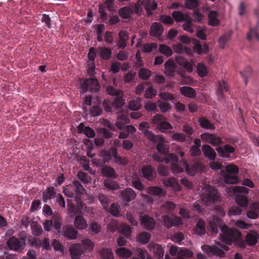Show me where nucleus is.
Returning <instances> with one entry per match:
<instances>
[{"mask_svg":"<svg viewBox=\"0 0 259 259\" xmlns=\"http://www.w3.org/2000/svg\"><path fill=\"white\" fill-rule=\"evenodd\" d=\"M222 233L220 240L227 245L234 244L235 246L244 247L245 245L244 240L241 238V233L235 228H230L224 225L221 227Z\"/></svg>","mask_w":259,"mask_h":259,"instance_id":"obj_1","label":"nucleus"},{"mask_svg":"<svg viewBox=\"0 0 259 259\" xmlns=\"http://www.w3.org/2000/svg\"><path fill=\"white\" fill-rule=\"evenodd\" d=\"M145 137L153 143L157 144L156 149L158 152L164 154L167 153L169 146L165 143V139L162 136L155 135L151 131H146Z\"/></svg>","mask_w":259,"mask_h":259,"instance_id":"obj_2","label":"nucleus"},{"mask_svg":"<svg viewBox=\"0 0 259 259\" xmlns=\"http://www.w3.org/2000/svg\"><path fill=\"white\" fill-rule=\"evenodd\" d=\"M143 1H138V3L134 5L121 8L118 12L119 16L123 19H129L135 14L141 15L143 11Z\"/></svg>","mask_w":259,"mask_h":259,"instance_id":"obj_3","label":"nucleus"},{"mask_svg":"<svg viewBox=\"0 0 259 259\" xmlns=\"http://www.w3.org/2000/svg\"><path fill=\"white\" fill-rule=\"evenodd\" d=\"M180 40L185 44H192L193 45V50L199 55L205 54L208 51V46L205 44L201 45L200 41L197 39L192 38L191 39L188 36L182 35L180 37Z\"/></svg>","mask_w":259,"mask_h":259,"instance_id":"obj_4","label":"nucleus"},{"mask_svg":"<svg viewBox=\"0 0 259 259\" xmlns=\"http://www.w3.org/2000/svg\"><path fill=\"white\" fill-rule=\"evenodd\" d=\"M80 88L83 92H98L101 89L100 84L95 78L84 79L81 82Z\"/></svg>","mask_w":259,"mask_h":259,"instance_id":"obj_5","label":"nucleus"},{"mask_svg":"<svg viewBox=\"0 0 259 259\" xmlns=\"http://www.w3.org/2000/svg\"><path fill=\"white\" fill-rule=\"evenodd\" d=\"M201 249L205 252L209 256L217 255L220 257L225 256V253L221 248L215 245L210 246L204 244L201 246Z\"/></svg>","mask_w":259,"mask_h":259,"instance_id":"obj_6","label":"nucleus"},{"mask_svg":"<svg viewBox=\"0 0 259 259\" xmlns=\"http://www.w3.org/2000/svg\"><path fill=\"white\" fill-rule=\"evenodd\" d=\"M200 137L202 140L213 146H217L223 143L221 138L215 134L204 133L200 135Z\"/></svg>","mask_w":259,"mask_h":259,"instance_id":"obj_7","label":"nucleus"},{"mask_svg":"<svg viewBox=\"0 0 259 259\" xmlns=\"http://www.w3.org/2000/svg\"><path fill=\"white\" fill-rule=\"evenodd\" d=\"M184 166L187 173L191 176H193L197 172H201L202 170V165L199 162L190 164L184 162Z\"/></svg>","mask_w":259,"mask_h":259,"instance_id":"obj_8","label":"nucleus"},{"mask_svg":"<svg viewBox=\"0 0 259 259\" xmlns=\"http://www.w3.org/2000/svg\"><path fill=\"white\" fill-rule=\"evenodd\" d=\"M163 225L166 228H169L172 226H179L182 223L180 217L177 216H169L164 215L163 216Z\"/></svg>","mask_w":259,"mask_h":259,"instance_id":"obj_9","label":"nucleus"},{"mask_svg":"<svg viewBox=\"0 0 259 259\" xmlns=\"http://www.w3.org/2000/svg\"><path fill=\"white\" fill-rule=\"evenodd\" d=\"M143 176L148 181H153L156 177V172L150 165L143 166L142 168Z\"/></svg>","mask_w":259,"mask_h":259,"instance_id":"obj_10","label":"nucleus"},{"mask_svg":"<svg viewBox=\"0 0 259 259\" xmlns=\"http://www.w3.org/2000/svg\"><path fill=\"white\" fill-rule=\"evenodd\" d=\"M25 243L22 242L15 237H12L7 241V245L11 250L15 251L21 250L23 248Z\"/></svg>","mask_w":259,"mask_h":259,"instance_id":"obj_11","label":"nucleus"},{"mask_svg":"<svg viewBox=\"0 0 259 259\" xmlns=\"http://www.w3.org/2000/svg\"><path fill=\"white\" fill-rule=\"evenodd\" d=\"M141 224L143 228L150 231L154 228L155 222L152 218L145 215L141 217Z\"/></svg>","mask_w":259,"mask_h":259,"instance_id":"obj_12","label":"nucleus"},{"mask_svg":"<svg viewBox=\"0 0 259 259\" xmlns=\"http://www.w3.org/2000/svg\"><path fill=\"white\" fill-rule=\"evenodd\" d=\"M203 198L207 202L214 203L219 200L218 192L214 188L211 187L209 188L207 192L203 194Z\"/></svg>","mask_w":259,"mask_h":259,"instance_id":"obj_13","label":"nucleus"},{"mask_svg":"<svg viewBox=\"0 0 259 259\" xmlns=\"http://www.w3.org/2000/svg\"><path fill=\"white\" fill-rule=\"evenodd\" d=\"M254 14L258 18L257 26L255 28L250 27L249 31L247 34V38L251 40L253 37H254L257 40H259V9H256Z\"/></svg>","mask_w":259,"mask_h":259,"instance_id":"obj_14","label":"nucleus"},{"mask_svg":"<svg viewBox=\"0 0 259 259\" xmlns=\"http://www.w3.org/2000/svg\"><path fill=\"white\" fill-rule=\"evenodd\" d=\"M229 88L228 84L223 80L219 81L217 87V93L218 99L220 101L223 100L225 98L224 95V92H227L229 91Z\"/></svg>","mask_w":259,"mask_h":259,"instance_id":"obj_15","label":"nucleus"},{"mask_svg":"<svg viewBox=\"0 0 259 259\" xmlns=\"http://www.w3.org/2000/svg\"><path fill=\"white\" fill-rule=\"evenodd\" d=\"M220 156L224 158H228L230 157L229 153H233L235 151V148L229 144H226L223 148L218 147L216 148Z\"/></svg>","mask_w":259,"mask_h":259,"instance_id":"obj_16","label":"nucleus"},{"mask_svg":"<svg viewBox=\"0 0 259 259\" xmlns=\"http://www.w3.org/2000/svg\"><path fill=\"white\" fill-rule=\"evenodd\" d=\"M137 196L136 192L131 188H126L121 192L123 201L129 202L134 200Z\"/></svg>","mask_w":259,"mask_h":259,"instance_id":"obj_17","label":"nucleus"},{"mask_svg":"<svg viewBox=\"0 0 259 259\" xmlns=\"http://www.w3.org/2000/svg\"><path fill=\"white\" fill-rule=\"evenodd\" d=\"M119 40L117 45L119 49H124L127 46V42L128 39V34L125 30H120L118 32Z\"/></svg>","mask_w":259,"mask_h":259,"instance_id":"obj_18","label":"nucleus"},{"mask_svg":"<svg viewBox=\"0 0 259 259\" xmlns=\"http://www.w3.org/2000/svg\"><path fill=\"white\" fill-rule=\"evenodd\" d=\"M62 234L68 239H74L77 237L78 232L72 227L66 226L62 228Z\"/></svg>","mask_w":259,"mask_h":259,"instance_id":"obj_19","label":"nucleus"},{"mask_svg":"<svg viewBox=\"0 0 259 259\" xmlns=\"http://www.w3.org/2000/svg\"><path fill=\"white\" fill-rule=\"evenodd\" d=\"M77 129L79 134L83 133L89 138H93L95 136V131L90 126H85L82 122L78 125Z\"/></svg>","mask_w":259,"mask_h":259,"instance_id":"obj_20","label":"nucleus"},{"mask_svg":"<svg viewBox=\"0 0 259 259\" xmlns=\"http://www.w3.org/2000/svg\"><path fill=\"white\" fill-rule=\"evenodd\" d=\"M163 30V27L160 23L154 22L151 26L149 33L151 36L159 37L162 34Z\"/></svg>","mask_w":259,"mask_h":259,"instance_id":"obj_21","label":"nucleus"},{"mask_svg":"<svg viewBox=\"0 0 259 259\" xmlns=\"http://www.w3.org/2000/svg\"><path fill=\"white\" fill-rule=\"evenodd\" d=\"M101 173L104 177L109 179H116L118 177L115 169L110 166H104L101 169Z\"/></svg>","mask_w":259,"mask_h":259,"instance_id":"obj_22","label":"nucleus"},{"mask_svg":"<svg viewBox=\"0 0 259 259\" xmlns=\"http://www.w3.org/2000/svg\"><path fill=\"white\" fill-rule=\"evenodd\" d=\"M130 121V120L127 115L123 113H121L117 116L115 122L116 126L118 129L122 130V129L124 128L125 124L128 123Z\"/></svg>","mask_w":259,"mask_h":259,"instance_id":"obj_23","label":"nucleus"},{"mask_svg":"<svg viewBox=\"0 0 259 259\" xmlns=\"http://www.w3.org/2000/svg\"><path fill=\"white\" fill-rule=\"evenodd\" d=\"M202 151L205 157L210 160H215L217 154L214 150L210 146L207 144L203 145L202 146Z\"/></svg>","mask_w":259,"mask_h":259,"instance_id":"obj_24","label":"nucleus"},{"mask_svg":"<svg viewBox=\"0 0 259 259\" xmlns=\"http://www.w3.org/2000/svg\"><path fill=\"white\" fill-rule=\"evenodd\" d=\"M221 220L217 217H213L212 222L209 226V230L213 235H216L218 232V228L221 230V227L223 226L222 224Z\"/></svg>","mask_w":259,"mask_h":259,"instance_id":"obj_25","label":"nucleus"},{"mask_svg":"<svg viewBox=\"0 0 259 259\" xmlns=\"http://www.w3.org/2000/svg\"><path fill=\"white\" fill-rule=\"evenodd\" d=\"M74 224L75 228L78 230H84L88 227L85 220L81 215H77L75 217Z\"/></svg>","mask_w":259,"mask_h":259,"instance_id":"obj_26","label":"nucleus"},{"mask_svg":"<svg viewBox=\"0 0 259 259\" xmlns=\"http://www.w3.org/2000/svg\"><path fill=\"white\" fill-rule=\"evenodd\" d=\"M98 50V54L102 59L108 60L111 58L112 51L110 48L106 47H99Z\"/></svg>","mask_w":259,"mask_h":259,"instance_id":"obj_27","label":"nucleus"},{"mask_svg":"<svg viewBox=\"0 0 259 259\" xmlns=\"http://www.w3.org/2000/svg\"><path fill=\"white\" fill-rule=\"evenodd\" d=\"M165 74L168 76H173L176 71V66L173 60L169 59L164 64Z\"/></svg>","mask_w":259,"mask_h":259,"instance_id":"obj_28","label":"nucleus"},{"mask_svg":"<svg viewBox=\"0 0 259 259\" xmlns=\"http://www.w3.org/2000/svg\"><path fill=\"white\" fill-rule=\"evenodd\" d=\"M180 90L181 94L187 98H194L196 96L195 90L191 87L184 86Z\"/></svg>","mask_w":259,"mask_h":259,"instance_id":"obj_29","label":"nucleus"},{"mask_svg":"<svg viewBox=\"0 0 259 259\" xmlns=\"http://www.w3.org/2000/svg\"><path fill=\"white\" fill-rule=\"evenodd\" d=\"M205 226L206 224L203 221L199 220L194 228L195 233L199 236L204 235L206 233Z\"/></svg>","mask_w":259,"mask_h":259,"instance_id":"obj_30","label":"nucleus"},{"mask_svg":"<svg viewBox=\"0 0 259 259\" xmlns=\"http://www.w3.org/2000/svg\"><path fill=\"white\" fill-rule=\"evenodd\" d=\"M259 235L257 232L248 233L246 235L245 241L247 244L250 246H253L256 244Z\"/></svg>","mask_w":259,"mask_h":259,"instance_id":"obj_31","label":"nucleus"},{"mask_svg":"<svg viewBox=\"0 0 259 259\" xmlns=\"http://www.w3.org/2000/svg\"><path fill=\"white\" fill-rule=\"evenodd\" d=\"M56 195V192L55 189L53 187H50L42 193V198L44 202H47L48 200L55 197Z\"/></svg>","mask_w":259,"mask_h":259,"instance_id":"obj_32","label":"nucleus"},{"mask_svg":"<svg viewBox=\"0 0 259 259\" xmlns=\"http://www.w3.org/2000/svg\"><path fill=\"white\" fill-rule=\"evenodd\" d=\"M141 106V99L140 97L133 99L128 102V108L131 110H139Z\"/></svg>","mask_w":259,"mask_h":259,"instance_id":"obj_33","label":"nucleus"},{"mask_svg":"<svg viewBox=\"0 0 259 259\" xmlns=\"http://www.w3.org/2000/svg\"><path fill=\"white\" fill-rule=\"evenodd\" d=\"M70 252L72 257H79L80 255L83 253V250L81 248V245L78 244H73L70 249Z\"/></svg>","mask_w":259,"mask_h":259,"instance_id":"obj_34","label":"nucleus"},{"mask_svg":"<svg viewBox=\"0 0 259 259\" xmlns=\"http://www.w3.org/2000/svg\"><path fill=\"white\" fill-rule=\"evenodd\" d=\"M218 14L215 11H211L209 13L208 24L212 26H218L220 24V21L217 18Z\"/></svg>","mask_w":259,"mask_h":259,"instance_id":"obj_35","label":"nucleus"},{"mask_svg":"<svg viewBox=\"0 0 259 259\" xmlns=\"http://www.w3.org/2000/svg\"><path fill=\"white\" fill-rule=\"evenodd\" d=\"M176 204L171 202L167 201L164 202L161 207V211L163 213L169 214L175 209Z\"/></svg>","mask_w":259,"mask_h":259,"instance_id":"obj_36","label":"nucleus"},{"mask_svg":"<svg viewBox=\"0 0 259 259\" xmlns=\"http://www.w3.org/2000/svg\"><path fill=\"white\" fill-rule=\"evenodd\" d=\"M147 192L153 196H162L164 193L162 188L158 186H151L147 189Z\"/></svg>","mask_w":259,"mask_h":259,"instance_id":"obj_37","label":"nucleus"},{"mask_svg":"<svg viewBox=\"0 0 259 259\" xmlns=\"http://www.w3.org/2000/svg\"><path fill=\"white\" fill-rule=\"evenodd\" d=\"M51 220L53 221L54 228L57 230L58 233H60L62 224V219L61 215L58 214L54 215Z\"/></svg>","mask_w":259,"mask_h":259,"instance_id":"obj_38","label":"nucleus"},{"mask_svg":"<svg viewBox=\"0 0 259 259\" xmlns=\"http://www.w3.org/2000/svg\"><path fill=\"white\" fill-rule=\"evenodd\" d=\"M113 179H106L104 181V185L105 187L107 189L115 190L119 188V186L118 183L116 181H113Z\"/></svg>","mask_w":259,"mask_h":259,"instance_id":"obj_39","label":"nucleus"},{"mask_svg":"<svg viewBox=\"0 0 259 259\" xmlns=\"http://www.w3.org/2000/svg\"><path fill=\"white\" fill-rule=\"evenodd\" d=\"M198 122L200 126L203 128L209 130H214L215 128L214 125L204 117H200Z\"/></svg>","mask_w":259,"mask_h":259,"instance_id":"obj_40","label":"nucleus"},{"mask_svg":"<svg viewBox=\"0 0 259 259\" xmlns=\"http://www.w3.org/2000/svg\"><path fill=\"white\" fill-rule=\"evenodd\" d=\"M223 177L224 182L227 184H237L239 181L238 177L236 175L225 174Z\"/></svg>","mask_w":259,"mask_h":259,"instance_id":"obj_41","label":"nucleus"},{"mask_svg":"<svg viewBox=\"0 0 259 259\" xmlns=\"http://www.w3.org/2000/svg\"><path fill=\"white\" fill-rule=\"evenodd\" d=\"M152 2V4L150 3L151 1H143V5L144 6L147 13L149 15L152 14L151 11L155 10L157 7V4L155 3V1Z\"/></svg>","mask_w":259,"mask_h":259,"instance_id":"obj_42","label":"nucleus"},{"mask_svg":"<svg viewBox=\"0 0 259 259\" xmlns=\"http://www.w3.org/2000/svg\"><path fill=\"white\" fill-rule=\"evenodd\" d=\"M172 17L176 21L182 22L184 20H187L189 16L184 15L181 12L175 11L172 13Z\"/></svg>","mask_w":259,"mask_h":259,"instance_id":"obj_43","label":"nucleus"},{"mask_svg":"<svg viewBox=\"0 0 259 259\" xmlns=\"http://www.w3.org/2000/svg\"><path fill=\"white\" fill-rule=\"evenodd\" d=\"M116 253L118 256L122 257H129L132 255V252L125 247L117 249Z\"/></svg>","mask_w":259,"mask_h":259,"instance_id":"obj_44","label":"nucleus"},{"mask_svg":"<svg viewBox=\"0 0 259 259\" xmlns=\"http://www.w3.org/2000/svg\"><path fill=\"white\" fill-rule=\"evenodd\" d=\"M166 119L163 115L157 114L152 117V123L157 128Z\"/></svg>","mask_w":259,"mask_h":259,"instance_id":"obj_45","label":"nucleus"},{"mask_svg":"<svg viewBox=\"0 0 259 259\" xmlns=\"http://www.w3.org/2000/svg\"><path fill=\"white\" fill-rule=\"evenodd\" d=\"M153 249L155 256L158 258H161L164 255V249L161 245L154 244L153 245Z\"/></svg>","mask_w":259,"mask_h":259,"instance_id":"obj_46","label":"nucleus"},{"mask_svg":"<svg viewBox=\"0 0 259 259\" xmlns=\"http://www.w3.org/2000/svg\"><path fill=\"white\" fill-rule=\"evenodd\" d=\"M101 226L100 225L96 222H91L89 225L88 231L89 233L92 234H97L100 232Z\"/></svg>","mask_w":259,"mask_h":259,"instance_id":"obj_47","label":"nucleus"},{"mask_svg":"<svg viewBox=\"0 0 259 259\" xmlns=\"http://www.w3.org/2000/svg\"><path fill=\"white\" fill-rule=\"evenodd\" d=\"M98 199L102 204L104 208L107 210H108V206L110 203V200L107 195L100 193L98 195Z\"/></svg>","mask_w":259,"mask_h":259,"instance_id":"obj_48","label":"nucleus"},{"mask_svg":"<svg viewBox=\"0 0 259 259\" xmlns=\"http://www.w3.org/2000/svg\"><path fill=\"white\" fill-rule=\"evenodd\" d=\"M100 257L102 259H113V254L111 249L103 248L100 251Z\"/></svg>","mask_w":259,"mask_h":259,"instance_id":"obj_49","label":"nucleus"},{"mask_svg":"<svg viewBox=\"0 0 259 259\" xmlns=\"http://www.w3.org/2000/svg\"><path fill=\"white\" fill-rule=\"evenodd\" d=\"M236 203L240 206L245 207L247 206L248 200L245 196L239 195L235 198Z\"/></svg>","mask_w":259,"mask_h":259,"instance_id":"obj_50","label":"nucleus"},{"mask_svg":"<svg viewBox=\"0 0 259 259\" xmlns=\"http://www.w3.org/2000/svg\"><path fill=\"white\" fill-rule=\"evenodd\" d=\"M72 184L74 187V191L77 195L83 194L85 192V189L83 187L81 184L76 180H74L72 182Z\"/></svg>","mask_w":259,"mask_h":259,"instance_id":"obj_51","label":"nucleus"},{"mask_svg":"<svg viewBox=\"0 0 259 259\" xmlns=\"http://www.w3.org/2000/svg\"><path fill=\"white\" fill-rule=\"evenodd\" d=\"M151 71L145 68H141L139 71V77L145 80H148L151 76Z\"/></svg>","mask_w":259,"mask_h":259,"instance_id":"obj_52","label":"nucleus"},{"mask_svg":"<svg viewBox=\"0 0 259 259\" xmlns=\"http://www.w3.org/2000/svg\"><path fill=\"white\" fill-rule=\"evenodd\" d=\"M231 35V32H229L225 34L219 38V42L221 48L224 49L225 48L226 43L230 39Z\"/></svg>","mask_w":259,"mask_h":259,"instance_id":"obj_53","label":"nucleus"},{"mask_svg":"<svg viewBox=\"0 0 259 259\" xmlns=\"http://www.w3.org/2000/svg\"><path fill=\"white\" fill-rule=\"evenodd\" d=\"M157 128L162 133H167L168 131L172 130L173 127L170 123L166 121V119L159 125V126H158Z\"/></svg>","mask_w":259,"mask_h":259,"instance_id":"obj_54","label":"nucleus"},{"mask_svg":"<svg viewBox=\"0 0 259 259\" xmlns=\"http://www.w3.org/2000/svg\"><path fill=\"white\" fill-rule=\"evenodd\" d=\"M159 51L160 53L169 57L172 55V51L170 47L165 45H160L159 47Z\"/></svg>","mask_w":259,"mask_h":259,"instance_id":"obj_55","label":"nucleus"},{"mask_svg":"<svg viewBox=\"0 0 259 259\" xmlns=\"http://www.w3.org/2000/svg\"><path fill=\"white\" fill-rule=\"evenodd\" d=\"M184 22H185V23L183 25V29L188 32L191 33L193 32V24L192 23L191 18L189 16L188 17V20H184Z\"/></svg>","mask_w":259,"mask_h":259,"instance_id":"obj_56","label":"nucleus"},{"mask_svg":"<svg viewBox=\"0 0 259 259\" xmlns=\"http://www.w3.org/2000/svg\"><path fill=\"white\" fill-rule=\"evenodd\" d=\"M31 229L34 236H38L42 234V228L37 222H33L32 225H31Z\"/></svg>","mask_w":259,"mask_h":259,"instance_id":"obj_57","label":"nucleus"},{"mask_svg":"<svg viewBox=\"0 0 259 259\" xmlns=\"http://www.w3.org/2000/svg\"><path fill=\"white\" fill-rule=\"evenodd\" d=\"M120 206L117 203H112L110 207H108V210L110 212L114 217H118L120 215L119 214Z\"/></svg>","mask_w":259,"mask_h":259,"instance_id":"obj_58","label":"nucleus"},{"mask_svg":"<svg viewBox=\"0 0 259 259\" xmlns=\"http://www.w3.org/2000/svg\"><path fill=\"white\" fill-rule=\"evenodd\" d=\"M102 111V108L100 106H93L90 109V114L92 116L96 117L100 115Z\"/></svg>","mask_w":259,"mask_h":259,"instance_id":"obj_59","label":"nucleus"},{"mask_svg":"<svg viewBox=\"0 0 259 259\" xmlns=\"http://www.w3.org/2000/svg\"><path fill=\"white\" fill-rule=\"evenodd\" d=\"M158 102L159 103L158 107L162 113H166L171 108V104L168 102H161L159 100Z\"/></svg>","mask_w":259,"mask_h":259,"instance_id":"obj_60","label":"nucleus"},{"mask_svg":"<svg viewBox=\"0 0 259 259\" xmlns=\"http://www.w3.org/2000/svg\"><path fill=\"white\" fill-rule=\"evenodd\" d=\"M226 174L236 175L239 172L238 167L234 164H230L225 167Z\"/></svg>","mask_w":259,"mask_h":259,"instance_id":"obj_61","label":"nucleus"},{"mask_svg":"<svg viewBox=\"0 0 259 259\" xmlns=\"http://www.w3.org/2000/svg\"><path fill=\"white\" fill-rule=\"evenodd\" d=\"M171 138L179 142H185L187 140V137L183 133H175L171 136Z\"/></svg>","mask_w":259,"mask_h":259,"instance_id":"obj_62","label":"nucleus"},{"mask_svg":"<svg viewBox=\"0 0 259 259\" xmlns=\"http://www.w3.org/2000/svg\"><path fill=\"white\" fill-rule=\"evenodd\" d=\"M197 69L198 75L201 77L205 76L207 74L206 67L203 63H198Z\"/></svg>","mask_w":259,"mask_h":259,"instance_id":"obj_63","label":"nucleus"},{"mask_svg":"<svg viewBox=\"0 0 259 259\" xmlns=\"http://www.w3.org/2000/svg\"><path fill=\"white\" fill-rule=\"evenodd\" d=\"M136 254L141 259H151V257L146 249L138 248L136 249Z\"/></svg>","mask_w":259,"mask_h":259,"instance_id":"obj_64","label":"nucleus"}]
</instances>
